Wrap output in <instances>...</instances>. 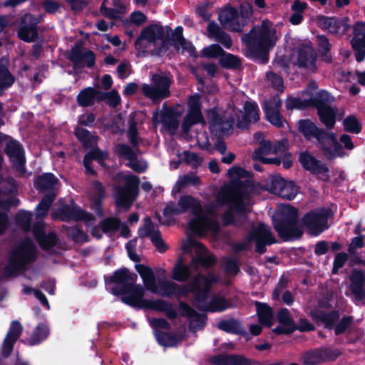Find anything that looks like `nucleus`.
Wrapping results in <instances>:
<instances>
[{
    "instance_id": "bf43d9fd",
    "label": "nucleus",
    "mask_w": 365,
    "mask_h": 365,
    "mask_svg": "<svg viewBox=\"0 0 365 365\" xmlns=\"http://www.w3.org/2000/svg\"><path fill=\"white\" fill-rule=\"evenodd\" d=\"M267 81L269 85L276 90L282 91L284 89L283 80L282 77L273 71L267 73Z\"/></svg>"
},
{
    "instance_id": "4d7b16f0",
    "label": "nucleus",
    "mask_w": 365,
    "mask_h": 365,
    "mask_svg": "<svg viewBox=\"0 0 365 365\" xmlns=\"http://www.w3.org/2000/svg\"><path fill=\"white\" fill-rule=\"evenodd\" d=\"M187 315L190 317V327L194 330L201 329L205 324V316L204 314H194V312L190 308L187 309Z\"/></svg>"
},
{
    "instance_id": "39448f33",
    "label": "nucleus",
    "mask_w": 365,
    "mask_h": 365,
    "mask_svg": "<svg viewBox=\"0 0 365 365\" xmlns=\"http://www.w3.org/2000/svg\"><path fill=\"white\" fill-rule=\"evenodd\" d=\"M298 128L307 138H315L318 140L323 154L327 159L331 160L346 155L342 147L337 142L336 135L319 130L312 121L301 120L299 121Z\"/></svg>"
},
{
    "instance_id": "680f3d73",
    "label": "nucleus",
    "mask_w": 365,
    "mask_h": 365,
    "mask_svg": "<svg viewBox=\"0 0 365 365\" xmlns=\"http://www.w3.org/2000/svg\"><path fill=\"white\" fill-rule=\"evenodd\" d=\"M223 50L217 44L210 45L202 49L201 54L207 58H217L222 56Z\"/></svg>"
},
{
    "instance_id": "603ef678",
    "label": "nucleus",
    "mask_w": 365,
    "mask_h": 365,
    "mask_svg": "<svg viewBox=\"0 0 365 365\" xmlns=\"http://www.w3.org/2000/svg\"><path fill=\"white\" fill-rule=\"evenodd\" d=\"M54 199L53 194L46 195L36 207V217L42 218L46 215L47 212Z\"/></svg>"
},
{
    "instance_id": "5701e85b",
    "label": "nucleus",
    "mask_w": 365,
    "mask_h": 365,
    "mask_svg": "<svg viewBox=\"0 0 365 365\" xmlns=\"http://www.w3.org/2000/svg\"><path fill=\"white\" fill-rule=\"evenodd\" d=\"M280 106L281 101L277 96L264 102L266 118L270 123L277 128L283 127L286 123L279 113Z\"/></svg>"
},
{
    "instance_id": "4c0bfd02",
    "label": "nucleus",
    "mask_w": 365,
    "mask_h": 365,
    "mask_svg": "<svg viewBox=\"0 0 365 365\" xmlns=\"http://www.w3.org/2000/svg\"><path fill=\"white\" fill-rule=\"evenodd\" d=\"M101 100V93L98 90L88 87L82 90L77 96V101L80 106L86 107L92 105L95 100Z\"/></svg>"
},
{
    "instance_id": "20e7f679",
    "label": "nucleus",
    "mask_w": 365,
    "mask_h": 365,
    "mask_svg": "<svg viewBox=\"0 0 365 365\" xmlns=\"http://www.w3.org/2000/svg\"><path fill=\"white\" fill-rule=\"evenodd\" d=\"M280 26L273 24L269 20L262 21L260 26L254 28L250 33L243 37L247 48L254 53H266L273 47L280 36Z\"/></svg>"
},
{
    "instance_id": "3c124183",
    "label": "nucleus",
    "mask_w": 365,
    "mask_h": 365,
    "mask_svg": "<svg viewBox=\"0 0 365 365\" xmlns=\"http://www.w3.org/2000/svg\"><path fill=\"white\" fill-rule=\"evenodd\" d=\"M75 133L86 147H91L96 143V138L84 128H77Z\"/></svg>"
},
{
    "instance_id": "7c9ffc66",
    "label": "nucleus",
    "mask_w": 365,
    "mask_h": 365,
    "mask_svg": "<svg viewBox=\"0 0 365 365\" xmlns=\"http://www.w3.org/2000/svg\"><path fill=\"white\" fill-rule=\"evenodd\" d=\"M316 58V53L310 45L303 46L298 51L297 63L299 66L314 71Z\"/></svg>"
},
{
    "instance_id": "864d4df0",
    "label": "nucleus",
    "mask_w": 365,
    "mask_h": 365,
    "mask_svg": "<svg viewBox=\"0 0 365 365\" xmlns=\"http://www.w3.org/2000/svg\"><path fill=\"white\" fill-rule=\"evenodd\" d=\"M48 334V329L45 324H39L32 336L29 341L30 345H35L40 343L42 340L45 339Z\"/></svg>"
},
{
    "instance_id": "a211bd4d",
    "label": "nucleus",
    "mask_w": 365,
    "mask_h": 365,
    "mask_svg": "<svg viewBox=\"0 0 365 365\" xmlns=\"http://www.w3.org/2000/svg\"><path fill=\"white\" fill-rule=\"evenodd\" d=\"M54 219H59L63 221L84 220L91 221L93 217L91 214L84 212L79 207L72 204L71 206H63L55 210L52 213Z\"/></svg>"
},
{
    "instance_id": "aec40b11",
    "label": "nucleus",
    "mask_w": 365,
    "mask_h": 365,
    "mask_svg": "<svg viewBox=\"0 0 365 365\" xmlns=\"http://www.w3.org/2000/svg\"><path fill=\"white\" fill-rule=\"evenodd\" d=\"M181 111L178 109L163 108L160 111H157L153 114V120L155 125L162 123L169 130H175L179 124L178 117L180 115Z\"/></svg>"
},
{
    "instance_id": "a878e982",
    "label": "nucleus",
    "mask_w": 365,
    "mask_h": 365,
    "mask_svg": "<svg viewBox=\"0 0 365 365\" xmlns=\"http://www.w3.org/2000/svg\"><path fill=\"white\" fill-rule=\"evenodd\" d=\"M22 22L26 25L19 29V37L26 42L34 41L37 36L36 26L38 23V20L31 14H26L22 18Z\"/></svg>"
},
{
    "instance_id": "412c9836",
    "label": "nucleus",
    "mask_w": 365,
    "mask_h": 365,
    "mask_svg": "<svg viewBox=\"0 0 365 365\" xmlns=\"http://www.w3.org/2000/svg\"><path fill=\"white\" fill-rule=\"evenodd\" d=\"M145 289L140 285L133 284L122 290V301L132 307L143 308L147 299L144 297Z\"/></svg>"
},
{
    "instance_id": "0eeeda50",
    "label": "nucleus",
    "mask_w": 365,
    "mask_h": 365,
    "mask_svg": "<svg viewBox=\"0 0 365 365\" xmlns=\"http://www.w3.org/2000/svg\"><path fill=\"white\" fill-rule=\"evenodd\" d=\"M254 139L255 142L259 145V148H257L252 154V158L254 160H259L265 164H280L279 158H266L265 155L283 154L287 148L286 140H281L272 144L269 140H265L263 134L261 133H256Z\"/></svg>"
},
{
    "instance_id": "f03ea898",
    "label": "nucleus",
    "mask_w": 365,
    "mask_h": 365,
    "mask_svg": "<svg viewBox=\"0 0 365 365\" xmlns=\"http://www.w3.org/2000/svg\"><path fill=\"white\" fill-rule=\"evenodd\" d=\"M244 115L242 120L234 108L229 109L223 113V116L218 114L216 110H210V130L212 133L219 135H226L237 120V126L246 128L248 123L256 122L259 119V109L255 103L246 102L244 106Z\"/></svg>"
},
{
    "instance_id": "5fc2aeb1",
    "label": "nucleus",
    "mask_w": 365,
    "mask_h": 365,
    "mask_svg": "<svg viewBox=\"0 0 365 365\" xmlns=\"http://www.w3.org/2000/svg\"><path fill=\"white\" fill-rule=\"evenodd\" d=\"M158 230L156 228L154 224L151 222L149 218L145 219L143 225L139 229L138 231L140 237H149L150 240L152 239L153 236L158 235Z\"/></svg>"
},
{
    "instance_id": "49530a36",
    "label": "nucleus",
    "mask_w": 365,
    "mask_h": 365,
    "mask_svg": "<svg viewBox=\"0 0 365 365\" xmlns=\"http://www.w3.org/2000/svg\"><path fill=\"white\" fill-rule=\"evenodd\" d=\"M200 180L197 176L193 173H189L180 177L173 187V192H180V190L187 185H196L199 183Z\"/></svg>"
},
{
    "instance_id": "6e6d98bb",
    "label": "nucleus",
    "mask_w": 365,
    "mask_h": 365,
    "mask_svg": "<svg viewBox=\"0 0 365 365\" xmlns=\"http://www.w3.org/2000/svg\"><path fill=\"white\" fill-rule=\"evenodd\" d=\"M170 305L163 299H148L145 302L143 309H150L158 312L168 311Z\"/></svg>"
},
{
    "instance_id": "f8f14e48",
    "label": "nucleus",
    "mask_w": 365,
    "mask_h": 365,
    "mask_svg": "<svg viewBox=\"0 0 365 365\" xmlns=\"http://www.w3.org/2000/svg\"><path fill=\"white\" fill-rule=\"evenodd\" d=\"M331 215L328 208L311 212L303 217V225L310 235L317 236L328 228L327 220Z\"/></svg>"
},
{
    "instance_id": "cd10ccee",
    "label": "nucleus",
    "mask_w": 365,
    "mask_h": 365,
    "mask_svg": "<svg viewBox=\"0 0 365 365\" xmlns=\"http://www.w3.org/2000/svg\"><path fill=\"white\" fill-rule=\"evenodd\" d=\"M6 153L16 169L22 173L25 159L20 144L16 141H10L6 146Z\"/></svg>"
},
{
    "instance_id": "09e8293b",
    "label": "nucleus",
    "mask_w": 365,
    "mask_h": 365,
    "mask_svg": "<svg viewBox=\"0 0 365 365\" xmlns=\"http://www.w3.org/2000/svg\"><path fill=\"white\" fill-rule=\"evenodd\" d=\"M312 315L316 319L323 322L325 327L331 328L336 320L339 318V314L336 312H331L327 314L324 312H318L317 311L312 312Z\"/></svg>"
},
{
    "instance_id": "338daca9",
    "label": "nucleus",
    "mask_w": 365,
    "mask_h": 365,
    "mask_svg": "<svg viewBox=\"0 0 365 365\" xmlns=\"http://www.w3.org/2000/svg\"><path fill=\"white\" fill-rule=\"evenodd\" d=\"M31 220V214L26 211H20L16 215V220L18 224L22 227L25 230L29 229V225Z\"/></svg>"
},
{
    "instance_id": "37998d69",
    "label": "nucleus",
    "mask_w": 365,
    "mask_h": 365,
    "mask_svg": "<svg viewBox=\"0 0 365 365\" xmlns=\"http://www.w3.org/2000/svg\"><path fill=\"white\" fill-rule=\"evenodd\" d=\"M57 181L53 174L46 173L38 177L35 182V186L41 191H46L54 188Z\"/></svg>"
},
{
    "instance_id": "9b49d317",
    "label": "nucleus",
    "mask_w": 365,
    "mask_h": 365,
    "mask_svg": "<svg viewBox=\"0 0 365 365\" xmlns=\"http://www.w3.org/2000/svg\"><path fill=\"white\" fill-rule=\"evenodd\" d=\"M152 85L143 84L142 92L154 102H158L169 96L171 81L169 77L161 74H154L151 78Z\"/></svg>"
},
{
    "instance_id": "69168bd1",
    "label": "nucleus",
    "mask_w": 365,
    "mask_h": 365,
    "mask_svg": "<svg viewBox=\"0 0 365 365\" xmlns=\"http://www.w3.org/2000/svg\"><path fill=\"white\" fill-rule=\"evenodd\" d=\"M158 343L164 346H173L177 344L176 339L168 333H156Z\"/></svg>"
},
{
    "instance_id": "ea45409f",
    "label": "nucleus",
    "mask_w": 365,
    "mask_h": 365,
    "mask_svg": "<svg viewBox=\"0 0 365 365\" xmlns=\"http://www.w3.org/2000/svg\"><path fill=\"white\" fill-rule=\"evenodd\" d=\"M119 225L120 221L117 218H108L101 223V227H94L92 234L93 236L100 238L101 237L100 230L105 233H112L118 230Z\"/></svg>"
},
{
    "instance_id": "052dcab7",
    "label": "nucleus",
    "mask_w": 365,
    "mask_h": 365,
    "mask_svg": "<svg viewBox=\"0 0 365 365\" xmlns=\"http://www.w3.org/2000/svg\"><path fill=\"white\" fill-rule=\"evenodd\" d=\"M317 43L319 48V51L323 54V58L325 61H330L331 56L328 55L327 52L330 49V43L327 38L324 36H317Z\"/></svg>"
},
{
    "instance_id": "4be33fe9",
    "label": "nucleus",
    "mask_w": 365,
    "mask_h": 365,
    "mask_svg": "<svg viewBox=\"0 0 365 365\" xmlns=\"http://www.w3.org/2000/svg\"><path fill=\"white\" fill-rule=\"evenodd\" d=\"M299 161L304 168L317 175L320 179L324 181L329 179V171L327 167L317 161L311 155L307 153H302L299 156Z\"/></svg>"
},
{
    "instance_id": "a19ab883",
    "label": "nucleus",
    "mask_w": 365,
    "mask_h": 365,
    "mask_svg": "<svg viewBox=\"0 0 365 365\" xmlns=\"http://www.w3.org/2000/svg\"><path fill=\"white\" fill-rule=\"evenodd\" d=\"M257 313L259 321L262 324L271 327L273 324V313L272 309L267 304L256 302Z\"/></svg>"
},
{
    "instance_id": "473e14b6",
    "label": "nucleus",
    "mask_w": 365,
    "mask_h": 365,
    "mask_svg": "<svg viewBox=\"0 0 365 365\" xmlns=\"http://www.w3.org/2000/svg\"><path fill=\"white\" fill-rule=\"evenodd\" d=\"M34 235L40 246L43 249H48L56 242V237L53 233L46 235L43 231V225L37 223L34 227Z\"/></svg>"
},
{
    "instance_id": "79ce46f5",
    "label": "nucleus",
    "mask_w": 365,
    "mask_h": 365,
    "mask_svg": "<svg viewBox=\"0 0 365 365\" xmlns=\"http://www.w3.org/2000/svg\"><path fill=\"white\" fill-rule=\"evenodd\" d=\"M7 64L8 61L6 59L0 61V93L4 89L11 86L14 81L13 76L6 68Z\"/></svg>"
},
{
    "instance_id": "f704fd0d",
    "label": "nucleus",
    "mask_w": 365,
    "mask_h": 365,
    "mask_svg": "<svg viewBox=\"0 0 365 365\" xmlns=\"http://www.w3.org/2000/svg\"><path fill=\"white\" fill-rule=\"evenodd\" d=\"M135 268L141 277L146 289L151 292L152 291H154L157 282L153 270L150 267H145L143 264H136Z\"/></svg>"
},
{
    "instance_id": "c9c22d12",
    "label": "nucleus",
    "mask_w": 365,
    "mask_h": 365,
    "mask_svg": "<svg viewBox=\"0 0 365 365\" xmlns=\"http://www.w3.org/2000/svg\"><path fill=\"white\" fill-rule=\"evenodd\" d=\"M135 268L141 277L146 289L151 292L152 291H154L157 282L153 270L150 267H145L143 264H136Z\"/></svg>"
},
{
    "instance_id": "393cba45",
    "label": "nucleus",
    "mask_w": 365,
    "mask_h": 365,
    "mask_svg": "<svg viewBox=\"0 0 365 365\" xmlns=\"http://www.w3.org/2000/svg\"><path fill=\"white\" fill-rule=\"evenodd\" d=\"M219 20L225 28L235 31H240L243 26L237 10L233 8H225L220 11Z\"/></svg>"
},
{
    "instance_id": "13d9d810",
    "label": "nucleus",
    "mask_w": 365,
    "mask_h": 365,
    "mask_svg": "<svg viewBox=\"0 0 365 365\" xmlns=\"http://www.w3.org/2000/svg\"><path fill=\"white\" fill-rule=\"evenodd\" d=\"M324 360L322 351L316 350L307 353L303 356V361L306 365H314L320 363Z\"/></svg>"
},
{
    "instance_id": "7ed1b4c3",
    "label": "nucleus",
    "mask_w": 365,
    "mask_h": 365,
    "mask_svg": "<svg viewBox=\"0 0 365 365\" xmlns=\"http://www.w3.org/2000/svg\"><path fill=\"white\" fill-rule=\"evenodd\" d=\"M217 282L218 277L213 273L197 274L193 279L191 291L195 297V304L200 309L220 312L230 307V303L220 296L213 297L209 300L208 294L212 285Z\"/></svg>"
},
{
    "instance_id": "9d476101",
    "label": "nucleus",
    "mask_w": 365,
    "mask_h": 365,
    "mask_svg": "<svg viewBox=\"0 0 365 365\" xmlns=\"http://www.w3.org/2000/svg\"><path fill=\"white\" fill-rule=\"evenodd\" d=\"M315 83H312L309 86L307 91L304 95L307 97H304L303 99L299 98H289L286 102V107L288 110L294 108L304 109L310 106H315L319 108L321 105H327V103L330 101V96L328 92L321 91L317 93H314V90L317 88Z\"/></svg>"
},
{
    "instance_id": "e2e57ef3",
    "label": "nucleus",
    "mask_w": 365,
    "mask_h": 365,
    "mask_svg": "<svg viewBox=\"0 0 365 365\" xmlns=\"http://www.w3.org/2000/svg\"><path fill=\"white\" fill-rule=\"evenodd\" d=\"M365 38V22L359 21L354 26V37L351 43H361Z\"/></svg>"
},
{
    "instance_id": "6e6552de",
    "label": "nucleus",
    "mask_w": 365,
    "mask_h": 365,
    "mask_svg": "<svg viewBox=\"0 0 365 365\" xmlns=\"http://www.w3.org/2000/svg\"><path fill=\"white\" fill-rule=\"evenodd\" d=\"M282 220L274 219V226L279 235L285 240H290L299 237L302 234V229L297 222V210L292 207L285 205L282 210Z\"/></svg>"
},
{
    "instance_id": "a18cd8bd",
    "label": "nucleus",
    "mask_w": 365,
    "mask_h": 365,
    "mask_svg": "<svg viewBox=\"0 0 365 365\" xmlns=\"http://www.w3.org/2000/svg\"><path fill=\"white\" fill-rule=\"evenodd\" d=\"M107 158V153L98 149L91 150L88 153L83 160L85 168L88 173H94V170L91 168L90 164L93 160H96L100 164L103 163L104 159Z\"/></svg>"
},
{
    "instance_id": "f257e3e1",
    "label": "nucleus",
    "mask_w": 365,
    "mask_h": 365,
    "mask_svg": "<svg viewBox=\"0 0 365 365\" xmlns=\"http://www.w3.org/2000/svg\"><path fill=\"white\" fill-rule=\"evenodd\" d=\"M230 182L221 187L217 193L216 203L205 205L202 209L199 200L190 195L181 197L178 202H169L163 210V215L168 223L173 217L185 212H190L194 217L189 223L190 230L200 235H215L219 230L216 212L219 207L226 205L228 210L223 216L225 224L235 223L237 216H244L249 211L250 196L248 191L249 173L244 169L234 167L229 170Z\"/></svg>"
},
{
    "instance_id": "c85d7f7f",
    "label": "nucleus",
    "mask_w": 365,
    "mask_h": 365,
    "mask_svg": "<svg viewBox=\"0 0 365 365\" xmlns=\"http://www.w3.org/2000/svg\"><path fill=\"white\" fill-rule=\"evenodd\" d=\"M22 331V327L19 322H13L4 340L2 353L4 356H8L13 349L15 341L19 337Z\"/></svg>"
},
{
    "instance_id": "2f4dec72",
    "label": "nucleus",
    "mask_w": 365,
    "mask_h": 365,
    "mask_svg": "<svg viewBox=\"0 0 365 365\" xmlns=\"http://www.w3.org/2000/svg\"><path fill=\"white\" fill-rule=\"evenodd\" d=\"M215 365H251L250 360L241 355L219 354L210 359Z\"/></svg>"
},
{
    "instance_id": "0e129e2a",
    "label": "nucleus",
    "mask_w": 365,
    "mask_h": 365,
    "mask_svg": "<svg viewBox=\"0 0 365 365\" xmlns=\"http://www.w3.org/2000/svg\"><path fill=\"white\" fill-rule=\"evenodd\" d=\"M175 47L178 50H180L182 53L188 55L190 56H195V47L190 42L186 41L185 39H180L179 43L175 44Z\"/></svg>"
},
{
    "instance_id": "bb28decb",
    "label": "nucleus",
    "mask_w": 365,
    "mask_h": 365,
    "mask_svg": "<svg viewBox=\"0 0 365 365\" xmlns=\"http://www.w3.org/2000/svg\"><path fill=\"white\" fill-rule=\"evenodd\" d=\"M68 58L76 66L86 65L91 67L95 63L94 53L80 46H76L71 50Z\"/></svg>"
},
{
    "instance_id": "6ab92c4d",
    "label": "nucleus",
    "mask_w": 365,
    "mask_h": 365,
    "mask_svg": "<svg viewBox=\"0 0 365 365\" xmlns=\"http://www.w3.org/2000/svg\"><path fill=\"white\" fill-rule=\"evenodd\" d=\"M192 284L190 286H180L175 282L159 279L152 293L158 294L163 297L172 295L182 296L192 292Z\"/></svg>"
},
{
    "instance_id": "58836bf2",
    "label": "nucleus",
    "mask_w": 365,
    "mask_h": 365,
    "mask_svg": "<svg viewBox=\"0 0 365 365\" xmlns=\"http://www.w3.org/2000/svg\"><path fill=\"white\" fill-rule=\"evenodd\" d=\"M126 11L125 5L122 3L121 0H113V7L107 8L103 3L101 7V12L105 16L110 19H117L120 15Z\"/></svg>"
},
{
    "instance_id": "423d86ee",
    "label": "nucleus",
    "mask_w": 365,
    "mask_h": 365,
    "mask_svg": "<svg viewBox=\"0 0 365 365\" xmlns=\"http://www.w3.org/2000/svg\"><path fill=\"white\" fill-rule=\"evenodd\" d=\"M185 250L193 251L196 256L192 259L190 267L179 262L173 269V278L179 282L185 281L190 275V269L198 271L200 267H209L215 264V258L208 253L206 248L200 242L190 241L189 247Z\"/></svg>"
},
{
    "instance_id": "b1692460",
    "label": "nucleus",
    "mask_w": 365,
    "mask_h": 365,
    "mask_svg": "<svg viewBox=\"0 0 365 365\" xmlns=\"http://www.w3.org/2000/svg\"><path fill=\"white\" fill-rule=\"evenodd\" d=\"M116 153L128 160V166L136 172H144L147 168L145 161L137 159V153L126 145L120 144L115 148Z\"/></svg>"
},
{
    "instance_id": "774afa93",
    "label": "nucleus",
    "mask_w": 365,
    "mask_h": 365,
    "mask_svg": "<svg viewBox=\"0 0 365 365\" xmlns=\"http://www.w3.org/2000/svg\"><path fill=\"white\" fill-rule=\"evenodd\" d=\"M344 126L347 131L355 133H359L361 130L358 120L354 116H349L345 118L344 120Z\"/></svg>"
},
{
    "instance_id": "e433bc0d",
    "label": "nucleus",
    "mask_w": 365,
    "mask_h": 365,
    "mask_svg": "<svg viewBox=\"0 0 365 365\" xmlns=\"http://www.w3.org/2000/svg\"><path fill=\"white\" fill-rule=\"evenodd\" d=\"M110 282L122 287V290L130 287L135 281L132 274L126 269L116 271L109 279Z\"/></svg>"
},
{
    "instance_id": "1a4fd4ad",
    "label": "nucleus",
    "mask_w": 365,
    "mask_h": 365,
    "mask_svg": "<svg viewBox=\"0 0 365 365\" xmlns=\"http://www.w3.org/2000/svg\"><path fill=\"white\" fill-rule=\"evenodd\" d=\"M36 247L31 240H26L11 253L9 264L5 268L7 276H11L23 269L25 266L34 260Z\"/></svg>"
},
{
    "instance_id": "ddd939ff",
    "label": "nucleus",
    "mask_w": 365,
    "mask_h": 365,
    "mask_svg": "<svg viewBox=\"0 0 365 365\" xmlns=\"http://www.w3.org/2000/svg\"><path fill=\"white\" fill-rule=\"evenodd\" d=\"M124 178L125 185L117 190L115 197L118 207L128 208L138 195L140 180L135 175H125Z\"/></svg>"
},
{
    "instance_id": "4468645a",
    "label": "nucleus",
    "mask_w": 365,
    "mask_h": 365,
    "mask_svg": "<svg viewBox=\"0 0 365 365\" xmlns=\"http://www.w3.org/2000/svg\"><path fill=\"white\" fill-rule=\"evenodd\" d=\"M249 240L255 242L256 251L259 253H263L265 251V247L275 242L270 228L262 223L255 227L249 235Z\"/></svg>"
},
{
    "instance_id": "72a5a7b5",
    "label": "nucleus",
    "mask_w": 365,
    "mask_h": 365,
    "mask_svg": "<svg viewBox=\"0 0 365 365\" xmlns=\"http://www.w3.org/2000/svg\"><path fill=\"white\" fill-rule=\"evenodd\" d=\"M279 326L273 329L277 334H289L295 329V326L289 317L288 310L282 309L277 315Z\"/></svg>"
},
{
    "instance_id": "2eb2a0df",
    "label": "nucleus",
    "mask_w": 365,
    "mask_h": 365,
    "mask_svg": "<svg viewBox=\"0 0 365 365\" xmlns=\"http://www.w3.org/2000/svg\"><path fill=\"white\" fill-rule=\"evenodd\" d=\"M163 36V29L160 26L152 25L144 29L135 43L138 53H144L155 40L161 38Z\"/></svg>"
},
{
    "instance_id": "dca6fc26",
    "label": "nucleus",
    "mask_w": 365,
    "mask_h": 365,
    "mask_svg": "<svg viewBox=\"0 0 365 365\" xmlns=\"http://www.w3.org/2000/svg\"><path fill=\"white\" fill-rule=\"evenodd\" d=\"M188 109L184 118L182 128L184 133H187L190 128L203 121L200 110V97L198 95L190 96L187 101Z\"/></svg>"
},
{
    "instance_id": "c03bdc74",
    "label": "nucleus",
    "mask_w": 365,
    "mask_h": 365,
    "mask_svg": "<svg viewBox=\"0 0 365 365\" xmlns=\"http://www.w3.org/2000/svg\"><path fill=\"white\" fill-rule=\"evenodd\" d=\"M317 109L322 122L327 127L332 128L335 123V112L333 108L328 105H321Z\"/></svg>"
},
{
    "instance_id": "de8ad7c7",
    "label": "nucleus",
    "mask_w": 365,
    "mask_h": 365,
    "mask_svg": "<svg viewBox=\"0 0 365 365\" xmlns=\"http://www.w3.org/2000/svg\"><path fill=\"white\" fill-rule=\"evenodd\" d=\"M274 191L275 195H277L282 198L292 200L296 196L297 193V188L292 182L285 180L280 190H275Z\"/></svg>"
},
{
    "instance_id": "f3484780",
    "label": "nucleus",
    "mask_w": 365,
    "mask_h": 365,
    "mask_svg": "<svg viewBox=\"0 0 365 365\" xmlns=\"http://www.w3.org/2000/svg\"><path fill=\"white\" fill-rule=\"evenodd\" d=\"M316 22L318 26L323 30L328 31L335 34H344L350 27L348 18L338 19L336 18L319 16L317 17Z\"/></svg>"
},
{
    "instance_id": "c756f323",
    "label": "nucleus",
    "mask_w": 365,
    "mask_h": 365,
    "mask_svg": "<svg viewBox=\"0 0 365 365\" xmlns=\"http://www.w3.org/2000/svg\"><path fill=\"white\" fill-rule=\"evenodd\" d=\"M351 289L356 300L365 297V274L363 271H353L351 275Z\"/></svg>"
},
{
    "instance_id": "8fccbe9b",
    "label": "nucleus",
    "mask_w": 365,
    "mask_h": 365,
    "mask_svg": "<svg viewBox=\"0 0 365 365\" xmlns=\"http://www.w3.org/2000/svg\"><path fill=\"white\" fill-rule=\"evenodd\" d=\"M284 181L285 180L279 175L270 176L266 180L263 187L269 192L275 194L274 190H280Z\"/></svg>"
}]
</instances>
